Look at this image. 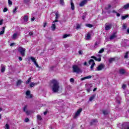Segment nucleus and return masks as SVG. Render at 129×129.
I'll list each match as a JSON object with an SVG mask.
<instances>
[{"mask_svg": "<svg viewBox=\"0 0 129 129\" xmlns=\"http://www.w3.org/2000/svg\"><path fill=\"white\" fill-rule=\"evenodd\" d=\"M51 86H52L53 92L56 93L59 91V82L56 80H52L51 81Z\"/></svg>", "mask_w": 129, "mask_h": 129, "instance_id": "1", "label": "nucleus"}, {"mask_svg": "<svg viewBox=\"0 0 129 129\" xmlns=\"http://www.w3.org/2000/svg\"><path fill=\"white\" fill-rule=\"evenodd\" d=\"M73 70L74 73H77L78 74H79V73H82V71L78 66H73Z\"/></svg>", "mask_w": 129, "mask_h": 129, "instance_id": "2", "label": "nucleus"}, {"mask_svg": "<svg viewBox=\"0 0 129 129\" xmlns=\"http://www.w3.org/2000/svg\"><path fill=\"white\" fill-rule=\"evenodd\" d=\"M18 52L20 53L22 57H25V55L26 54V48H24L23 47H20L18 48Z\"/></svg>", "mask_w": 129, "mask_h": 129, "instance_id": "3", "label": "nucleus"}, {"mask_svg": "<svg viewBox=\"0 0 129 129\" xmlns=\"http://www.w3.org/2000/svg\"><path fill=\"white\" fill-rule=\"evenodd\" d=\"M112 28V24L111 23H107L105 24V31H108Z\"/></svg>", "mask_w": 129, "mask_h": 129, "instance_id": "4", "label": "nucleus"}, {"mask_svg": "<svg viewBox=\"0 0 129 129\" xmlns=\"http://www.w3.org/2000/svg\"><path fill=\"white\" fill-rule=\"evenodd\" d=\"M128 42V40L127 39H124L122 40L121 45H122V47H126V46H127Z\"/></svg>", "mask_w": 129, "mask_h": 129, "instance_id": "5", "label": "nucleus"}, {"mask_svg": "<svg viewBox=\"0 0 129 129\" xmlns=\"http://www.w3.org/2000/svg\"><path fill=\"white\" fill-rule=\"evenodd\" d=\"M122 129H129V123L125 122L123 123L122 126Z\"/></svg>", "mask_w": 129, "mask_h": 129, "instance_id": "6", "label": "nucleus"}, {"mask_svg": "<svg viewBox=\"0 0 129 129\" xmlns=\"http://www.w3.org/2000/svg\"><path fill=\"white\" fill-rule=\"evenodd\" d=\"M103 68H104V65L103 64L101 63L97 67L96 70L97 71H100L102 70V69H103Z\"/></svg>", "mask_w": 129, "mask_h": 129, "instance_id": "7", "label": "nucleus"}, {"mask_svg": "<svg viewBox=\"0 0 129 129\" xmlns=\"http://www.w3.org/2000/svg\"><path fill=\"white\" fill-rule=\"evenodd\" d=\"M27 106L25 105L23 108V111H24L25 112H26V114L27 115H30V114H31V112L30 111H28L27 110Z\"/></svg>", "mask_w": 129, "mask_h": 129, "instance_id": "8", "label": "nucleus"}, {"mask_svg": "<svg viewBox=\"0 0 129 129\" xmlns=\"http://www.w3.org/2000/svg\"><path fill=\"white\" fill-rule=\"evenodd\" d=\"M87 2H88V0H83L79 4L80 7H84L85 5H86L87 4Z\"/></svg>", "mask_w": 129, "mask_h": 129, "instance_id": "9", "label": "nucleus"}, {"mask_svg": "<svg viewBox=\"0 0 129 129\" xmlns=\"http://www.w3.org/2000/svg\"><path fill=\"white\" fill-rule=\"evenodd\" d=\"M23 20H24V23H27L29 21V16L27 15H25L24 16L22 17Z\"/></svg>", "mask_w": 129, "mask_h": 129, "instance_id": "10", "label": "nucleus"}, {"mask_svg": "<svg viewBox=\"0 0 129 129\" xmlns=\"http://www.w3.org/2000/svg\"><path fill=\"white\" fill-rule=\"evenodd\" d=\"M6 71V66L4 64H2L1 66V72L4 73Z\"/></svg>", "mask_w": 129, "mask_h": 129, "instance_id": "11", "label": "nucleus"}, {"mask_svg": "<svg viewBox=\"0 0 129 129\" xmlns=\"http://www.w3.org/2000/svg\"><path fill=\"white\" fill-rule=\"evenodd\" d=\"M91 58L92 59H94V60H95L96 61H98V62H100V61H101V58H97L96 57L94 56H91Z\"/></svg>", "mask_w": 129, "mask_h": 129, "instance_id": "12", "label": "nucleus"}, {"mask_svg": "<svg viewBox=\"0 0 129 129\" xmlns=\"http://www.w3.org/2000/svg\"><path fill=\"white\" fill-rule=\"evenodd\" d=\"M91 77H92V76H88L87 77H85L84 78H82L81 79V80L82 81H83V80H85V79H90V78H91Z\"/></svg>", "mask_w": 129, "mask_h": 129, "instance_id": "13", "label": "nucleus"}, {"mask_svg": "<svg viewBox=\"0 0 129 129\" xmlns=\"http://www.w3.org/2000/svg\"><path fill=\"white\" fill-rule=\"evenodd\" d=\"M26 95L27 96H30V98H32L33 95L32 94H31V92L30 91H27L26 93Z\"/></svg>", "mask_w": 129, "mask_h": 129, "instance_id": "14", "label": "nucleus"}, {"mask_svg": "<svg viewBox=\"0 0 129 129\" xmlns=\"http://www.w3.org/2000/svg\"><path fill=\"white\" fill-rule=\"evenodd\" d=\"M116 102L118 103V104H120V97L117 96L116 98Z\"/></svg>", "mask_w": 129, "mask_h": 129, "instance_id": "15", "label": "nucleus"}, {"mask_svg": "<svg viewBox=\"0 0 129 129\" xmlns=\"http://www.w3.org/2000/svg\"><path fill=\"white\" fill-rule=\"evenodd\" d=\"M71 9L72 10V11H74L75 9V7L74 6V4L72 2V0H71Z\"/></svg>", "mask_w": 129, "mask_h": 129, "instance_id": "16", "label": "nucleus"}, {"mask_svg": "<svg viewBox=\"0 0 129 129\" xmlns=\"http://www.w3.org/2000/svg\"><path fill=\"white\" fill-rule=\"evenodd\" d=\"M38 83L31 82L30 84V87H34V86L37 85Z\"/></svg>", "mask_w": 129, "mask_h": 129, "instance_id": "17", "label": "nucleus"}, {"mask_svg": "<svg viewBox=\"0 0 129 129\" xmlns=\"http://www.w3.org/2000/svg\"><path fill=\"white\" fill-rule=\"evenodd\" d=\"M122 7L124 10H127V9H129V3L123 6Z\"/></svg>", "mask_w": 129, "mask_h": 129, "instance_id": "18", "label": "nucleus"}, {"mask_svg": "<svg viewBox=\"0 0 129 129\" xmlns=\"http://www.w3.org/2000/svg\"><path fill=\"white\" fill-rule=\"evenodd\" d=\"M22 82H23V81H22V80H19L16 83V86H20V85H21V84H22Z\"/></svg>", "mask_w": 129, "mask_h": 129, "instance_id": "19", "label": "nucleus"}, {"mask_svg": "<svg viewBox=\"0 0 129 129\" xmlns=\"http://www.w3.org/2000/svg\"><path fill=\"white\" fill-rule=\"evenodd\" d=\"M29 59H30V60H31L32 62H33V63H35L37 62V61L36 60V58H35V57L33 56H31Z\"/></svg>", "mask_w": 129, "mask_h": 129, "instance_id": "20", "label": "nucleus"}, {"mask_svg": "<svg viewBox=\"0 0 129 129\" xmlns=\"http://www.w3.org/2000/svg\"><path fill=\"white\" fill-rule=\"evenodd\" d=\"M128 17H129L128 15H126L125 16H122L121 17V19L122 20H125V19H126V18H128Z\"/></svg>", "mask_w": 129, "mask_h": 129, "instance_id": "21", "label": "nucleus"}, {"mask_svg": "<svg viewBox=\"0 0 129 129\" xmlns=\"http://www.w3.org/2000/svg\"><path fill=\"white\" fill-rule=\"evenodd\" d=\"M120 74H124L125 73V70L123 69H120L119 71Z\"/></svg>", "mask_w": 129, "mask_h": 129, "instance_id": "22", "label": "nucleus"}, {"mask_svg": "<svg viewBox=\"0 0 129 129\" xmlns=\"http://www.w3.org/2000/svg\"><path fill=\"white\" fill-rule=\"evenodd\" d=\"M111 8V5H108L107 6L105 7V9L106 10V11H108V10H110Z\"/></svg>", "mask_w": 129, "mask_h": 129, "instance_id": "23", "label": "nucleus"}, {"mask_svg": "<svg viewBox=\"0 0 129 129\" xmlns=\"http://www.w3.org/2000/svg\"><path fill=\"white\" fill-rule=\"evenodd\" d=\"M51 29L52 31H55L56 29V25L55 24H53L51 26Z\"/></svg>", "mask_w": 129, "mask_h": 129, "instance_id": "24", "label": "nucleus"}, {"mask_svg": "<svg viewBox=\"0 0 129 129\" xmlns=\"http://www.w3.org/2000/svg\"><path fill=\"white\" fill-rule=\"evenodd\" d=\"M6 28L5 27H3L2 31L0 32V35H3V34H5V30Z\"/></svg>", "mask_w": 129, "mask_h": 129, "instance_id": "25", "label": "nucleus"}, {"mask_svg": "<svg viewBox=\"0 0 129 129\" xmlns=\"http://www.w3.org/2000/svg\"><path fill=\"white\" fill-rule=\"evenodd\" d=\"M99 45V42H95L94 46V49H96V48H97L98 47V45Z\"/></svg>", "mask_w": 129, "mask_h": 129, "instance_id": "26", "label": "nucleus"}, {"mask_svg": "<svg viewBox=\"0 0 129 129\" xmlns=\"http://www.w3.org/2000/svg\"><path fill=\"white\" fill-rule=\"evenodd\" d=\"M37 118L38 120H43V118H42V116L40 115H37Z\"/></svg>", "mask_w": 129, "mask_h": 129, "instance_id": "27", "label": "nucleus"}, {"mask_svg": "<svg viewBox=\"0 0 129 129\" xmlns=\"http://www.w3.org/2000/svg\"><path fill=\"white\" fill-rule=\"evenodd\" d=\"M126 24L123 23L122 25V30H126Z\"/></svg>", "mask_w": 129, "mask_h": 129, "instance_id": "28", "label": "nucleus"}, {"mask_svg": "<svg viewBox=\"0 0 129 129\" xmlns=\"http://www.w3.org/2000/svg\"><path fill=\"white\" fill-rule=\"evenodd\" d=\"M97 120L96 119H93L92 121L90 122V125H92V124H94V122H97Z\"/></svg>", "mask_w": 129, "mask_h": 129, "instance_id": "29", "label": "nucleus"}, {"mask_svg": "<svg viewBox=\"0 0 129 129\" xmlns=\"http://www.w3.org/2000/svg\"><path fill=\"white\" fill-rule=\"evenodd\" d=\"M114 38H115V34H113L112 35H111L110 36V40H113V39H114Z\"/></svg>", "mask_w": 129, "mask_h": 129, "instance_id": "30", "label": "nucleus"}, {"mask_svg": "<svg viewBox=\"0 0 129 129\" xmlns=\"http://www.w3.org/2000/svg\"><path fill=\"white\" fill-rule=\"evenodd\" d=\"M32 81V78H29L28 80L26 82V84H29Z\"/></svg>", "mask_w": 129, "mask_h": 129, "instance_id": "31", "label": "nucleus"}, {"mask_svg": "<svg viewBox=\"0 0 129 129\" xmlns=\"http://www.w3.org/2000/svg\"><path fill=\"white\" fill-rule=\"evenodd\" d=\"M95 97V96L93 95L91 97H90L89 99V101H92V100L94 99Z\"/></svg>", "mask_w": 129, "mask_h": 129, "instance_id": "32", "label": "nucleus"}, {"mask_svg": "<svg viewBox=\"0 0 129 129\" xmlns=\"http://www.w3.org/2000/svg\"><path fill=\"white\" fill-rule=\"evenodd\" d=\"M86 27H87L88 28H92V27H93V25L90 24H86Z\"/></svg>", "mask_w": 129, "mask_h": 129, "instance_id": "33", "label": "nucleus"}, {"mask_svg": "<svg viewBox=\"0 0 129 129\" xmlns=\"http://www.w3.org/2000/svg\"><path fill=\"white\" fill-rule=\"evenodd\" d=\"M92 63H94V60H93V59H90L89 61V65H91V64H92Z\"/></svg>", "mask_w": 129, "mask_h": 129, "instance_id": "34", "label": "nucleus"}, {"mask_svg": "<svg viewBox=\"0 0 129 129\" xmlns=\"http://www.w3.org/2000/svg\"><path fill=\"white\" fill-rule=\"evenodd\" d=\"M95 65V62H93L92 63L91 67H90L91 71L93 70V68L94 67Z\"/></svg>", "mask_w": 129, "mask_h": 129, "instance_id": "35", "label": "nucleus"}, {"mask_svg": "<svg viewBox=\"0 0 129 129\" xmlns=\"http://www.w3.org/2000/svg\"><path fill=\"white\" fill-rule=\"evenodd\" d=\"M80 114V113H79L78 112H76V113L75 114V116H74V118H76V117H77V116H78V115H79Z\"/></svg>", "mask_w": 129, "mask_h": 129, "instance_id": "36", "label": "nucleus"}, {"mask_svg": "<svg viewBox=\"0 0 129 129\" xmlns=\"http://www.w3.org/2000/svg\"><path fill=\"white\" fill-rule=\"evenodd\" d=\"M124 58L125 59H127V58H128V52H126L125 53V55L124 56Z\"/></svg>", "mask_w": 129, "mask_h": 129, "instance_id": "37", "label": "nucleus"}, {"mask_svg": "<svg viewBox=\"0 0 129 129\" xmlns=\"http://www.w3.org/2000/svg\"><path fill=\"white\" fill-rule=\"evenodd\" d=\"M76 26H77V27H76L77 30H79V29H80L81 28V25H80L79 24H77Z\"/></svg>", "mask_w": 129, "mask_h": 129, "instance_id": "38", "label": "nucleus"}, {"mask_svg": "<svg viewBox=\"0 0 129 129\" xmlns=\"http://www.w3.org/2000/svg\"><path fill=\"white\" fill-rule=\"evenodd\" d=\"M114 60H115L114 58H111L109 59V62L112 63V62H113V61H114Z\"/></svg>", "mask_w": 129, "mask_h": 129, "instance_id": "39", "label": "nucleus"}, {"mask_svg": "<svg viewBox=\"0 0 129 129\" xmlns=\"http://www.w3.org/2000/svg\"><path fill=\"white\" fill-rule=\"evenodd\" d=\"M5 129H10V125L9 124L7 123L4 127Z\"/></svg>", "mask_w": 129, "mask_h": 129, "instance_id": "40", "label": "nucleus"}, {"mask_svg": "<svg viewBox=\"0 0 129 129\" xmlns=\"http://www.w3.org/2000/svg\"><path fill=\"white\" fill-rule=\"evenodd\" d=\"M55 19L56 20L59 19V13H58V12L55 13Z\"/></svg>", "mask_w": 129, "mask_h": 129, "instance_id": "41", "label": "nucleus"}, {"mask_svg": "<svg viewBox=\"0 0 129 129\" xmlns=\"http://www.w3.org/2000/svg\"><path fill=\"white\" fill-rule=\"evenodd\" d=\"M90 39V34L88 33L86 36V40H89Z\"/></svg>", "mask_w": 129, "mask_h": 129, "instance_id": "42", "label": "nucleus"}, {"mask_svg": "<svg viewBox=\"0 0 129 129\" xmlns=\"http://www.w3.org/2000/svg\"><path fill=\"white\" fill-rule=\"evenodd\" d=\"M59 3L61 6H64V0H60Z\"/></svg>", "mask_w": 129, "mask_h": 129, "instance_id": "43", "label": "nucleus"}, {"mask_svg": "<svg viewBox=\"0 0 129 129\" xmlns=\"http://www.w3.org/2000/svg\"><path fill=\"white\" fill-rule=\"evenodd\" d=\"M17 10H18V7H15L13 11V14H16V13H17Z\"/></svg>", "mask_w": 129, "mask_h": 129, "instance_id": "44", "label": "nucleus"}, {"mask_svg": "<svg viewBox=\"0 0 129 129\" xmlns=\"http://www.w3.org/2000/svg\"><path fill=\"white\" fill-rule=\"evenodd\" d=\"M17 36H18V34L14 33L13 35V39H16V38H17Z\"/></svg>", "mask_w": 129, "mask_h": 129, "instance_id": "45", "label": "nucleus"}, {"mask_svg": "<svg viewBox=\"0 0 129 129\" xmlns=\"http://www.w3.org/2000/svg\"><path fill=\"white\" fill-rule=\"evenodd\" d=\"M102 112H103V114H104V115H106V114H108V113L107 112V111H106V110H103Z\"/></svg>", "mask_w": 129, "mask_h": 129, "instance_id": "46", "label": "nucleus"}, {"mask_svg": "<svg viewBox=\"0 0 129 129\" xmlns=\"http://www.w3.org/2000/svg\"><path fill=\"white\" fill-rule=\"evenodd\" d=\"M104 52V48H102L101 49H100L99 51V53L100 54H101V53H103Z\"/></svg>", "mask_w": 129, "mask_h": 129, "instance_id": "47", "label": "nucleus"}, {"mask_svg": "<svg viewBox=\"0 0 129 129\" xmlns=\"http://www.w3.org/2000/svg\"><path fill=\"white\" fill-rule=\"evenodd\" d=\"M123 9H124V8H123V7H122V8H120V9H119L118 11L119 12V13H121V12H123Z\"/></svg>", "mask_w": 129, "mask_h": 129, "instance_id": "48", "label": "nucleus"}, {"mask_svg": "<svg viewBox=\"0 0 129 129\" xmlns=\"http://www.w3.org/2000/svg\"><path fill=\"white\" fill-rule=\"evenodd\" d=\"M34 64L37 68H41L40 66H39V64H38V63H37V61L36 62H34Z\"/></svg>", "mask_w": 129, "mask_h": 129, "instance_id": "49", "label": "nucleus"}, {"mask_svg": "<svg viewBox=\"0 0 129 129\" xmlns=\"http://www.w3.org/2000/svg\"><path fill=\"white\" fill-rule=\"evenodd\" d=\"M69 36H70V35L64 34V35L63 36V39H65V38H67V37H69Z\"/></svg>", "mask_w": 129, "mask_h": 129, "instance_id": "50", "label": "nucleus"}, {"mask_svg": "<svg viewBox=\"0 0 129 129\" xmlns=\"http://www.w3.org/2000/svg\"><path fill=\"white\" fill-rule=\"evenodd\" d=\"M91 87H92V86H91L90 88L87 89V92L89 93L90 91H91Z\"/></svg>", "mask_w": 129, "mask_h": 129, "instance_id": "51", "label": "nucleus"}, {"mask_svg": "<svg viewBox=\"0 0 129 129\" xmlns=\"http://www.w3.org/2000/svg\"><path fill=\"white\" fill-rule=\"evenodd\" d=\"M86 18V13H84V15L82 16L83 20H84Z\"/></svg>", "mask_w": 129, "mask_h": 129, "instance_id": "52", "label": "nucleus"}, {"mask_svg": "<svg viewBox=\"0 0 129 129\" xmlns=\"http://www.w3.org/2000/svg\"><path fill=\"white\" fill-rule=\"evenodd\" d=\"M122 89H125V88H126V85H124V84L122 85Z\"/></svg>", "mask_w": 129, "mask_h": 129, "instance_id": "53", "label": "nucleus"}, {"mask_svg": "<svg viewBox=\"0 0 129 129\" xmlns=\"http://www.w3.org/2000/svg\"><path fill=\"white\" fill-rule=\"evenodd\" d=\"M29 121L30 119L28 118H26L24 120L25 122H29Z\"/></svg>", "mask_w": 129, "mask_h": 129, "instance_id": "54", "label": "nucleus"}, {"mask_svg": "<svg viewBox=\"0 0 129 129\" xmlns=\"http://www.w3.org/2000/svg\"><path fill=\"white\" fill-rule=\"evenodd\" d=\"M8 4L9 5H10V6H12V5H13V2H12L11 0H8Z\"/></svg>", "mask_w": 129, "mask_h": 129, "instance_id": "55", "label": "nucleus"}, {"mask_svg": "<svg viewBox=\"0 0 129 129\" xmlns=\"http://www.w3.org/2000/svg\"><path fill=\"white\" fill-rule=\"evenodd\" d=\"M4 13H6V12H8V8H5L4 10H3Z\"/></svg>", "mask_w": 129, "mask_h": 129, "instance_id": "56", "label": "nucleus"}, {"mask_svg": "<svg viewBox=\"0 0 129 129\" xmlns=\"http://www.w3.org/2000/svg\"><path fill=\"white\" fill-rule=\"evenodd\" d=\"M55 68H56V66H52L50 67V70H54Z\"/></svg>", "mask_w": 129, "mask_h": 129, "instance_id": "57", "label": "nucleus"}, {"mask_svg": "<svg viewBox=\"0 0 129 129\" xmlns=\"http://www.w3.org/2000/svg\"><path fill=\"white\" fill-rule=\"evenodd\" d=\"M77 111L80 113L82 111V108L79 109Z\"/></svg>", "mask_w": 129, "mask_h": 129, "instance_id": "58", "label": "nucleus"}, {"mask_svg": "<svg viewBox=\"0 0 129 129\" xmlns=\"http://www.w3.org/2000/svg\"><path fill=\"white\" fill-rule=\"evenodd\" d=\"M77 111L80 113L82 111V108L79 109Z\"/></svg>", "mask_w": 129, "mask_h": 129, "instance_id": "59", "label": "nucleus"}, {"mask_svg": "<svg viewBox=\"0 0 129 129\" xmlns=\"http://www.w3.org/2000/svg\"><path fill=\"white\" fill-rule=\"evenodd\" d=\"M70 82H74V79L71 78L70 80Z\"/></svg>", "mask_w": 129, "mask_h": 129, "instance_id": "60", "label": "nucleus"}, {"mask_svg": "<svg viewBox=\"0 0 129 129\" xmlns=\"http://www.w3.org/2000/svg\"><path fill=\"white\" fill-rule=\"evenodd\" d=\"M79 55H82V51L79 50Z\"/></svg>", "mask_w": 129, "mask_h": 129, "instance_id": "61", "label": "nucleus"}, {"mask_svg": "<svg viewBox=\"0 0 129 129\" xmlns=\"http://www.w3.org/2000/svg\"><path fill=\"white\" fill-rule=\"evenodd\" d=\"M30 0H24V2L26 4L29 3V2H30Z\"/></svg>", "mask_w": 129, "mask_h": 129, "instance_id": "62", "label": "nucleus"}, {"mask_svg": "<svg viewBox=\"0 0 129 129\" xmlns=\"http://www.w3.org/2000/svg\"><path fill=\"white\" fill-rule=\"evenodd\" d=\"M116 14L117 17H120V14L119 13H118L117 12V13H116Z\"/></svg>", "mask_w": 129, "mask_h": 129, "instance_id": "63", "label": "nucleus"}, {"mask_svg": "<svg viewBox=\"0 0 129 129\" xmlns=\"http://www.w3.org/2000/svg\"><path fill=\"white\" fill-rule=\"evenodd\" d=\"M33 32H29V35L30 36H33Z\"/></svg>", "mask_w": 129, "mask_h": 129, "instance_id": "64", "label": "nucleus"}]
</instances>
